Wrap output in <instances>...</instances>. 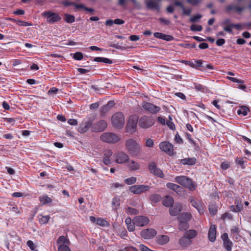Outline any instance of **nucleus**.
<instances>
[{
  "mask_svg": "<svg viewBox=\"0 0 251 251\" xmlns=\"http://www.w3.org/2000/svg\"><path fill=\"white\" fill-rule=\"evenodd\" d=\"M120 251H138V250L132 247H127L121 250Z\"/></svg>",
  "mask_w": 251,
  "mask_h": 251,
  "instance_id": "obj_57",
  "label": "nucleus"
},
{
  "mask_svg": "<svg viewBox=\"0 0 251 251\" xmlns=\"http://www.w3.org/2000/svg\"><path fill=\"white\" fill-rule=\"evenodd\" d=\"M178 244L183 248H186L192 244V241L183 235L179 240Z\"/></svg>",
  "mask_w": 251,
  "mask_h": 251,
  "instance_id": "obj_22",
  "label": "nucleus"
},
{
  "mask_svg": "<svg viewBox=\"0 0 251 251\" xmlns=\"http://www.w3.org/2000/svg\"><path fill=\"white\" fill-rule=\"evenodd\" d=\"M166 186L168 188L174 191L178 194L181 193L182 188L176 184L169 182L167 183Z\"/></svg>",
  "mask_w": 251,
  "mask_h": 251,
  "instance_id": "obj_26",
  "label": "nucleus"
},
{
  "mask_svg": "<svg viewBox=\"0 0 251 251\" xmlns=\"http://www.w3.org/2000/svg\"><path fill=\"white\" fill-rule=\"evenodd\" d=\"M230 26H232V27L236 28L238 30H241L243 28H245V26L244 25V24H230Z\"/></svg>",
  "mask_w": 251,
  "mask_h": 251,
  "instance_id": "obj_51",
  "label": "nucleus"
},
{
  "mask_svg": "<svg viewBox=\"0 0 251 251\" xmlns=\"http://www.w3.org/2000/svg\"><path fill=\"white\" fill-rule=\"evenodd\" d=\"M40 218H39V223L40 224H46L48 223L50 219V216L49 215L43 216L40 215Z\"/></svg>",
  "mask_w": 251,
  "mask_h": 251,
  "instance_id": "obj_39",
  "label": "nucleus"
},
{
  "mask_svg": "<svg viewBox=\"0 0 251 251\" xmlns=\"http://www.w3.org/2000/svg\"><path fill=\"white\" fill-rule=\"evenodd\" d=\"M182 206L179 203H176L171 205L169 208V213L171 216H176L178 215L182 210Z\"/></svg>",
  "mask_w": 251,
  "mask_h": 251,
  "instance_id": "obj_17",
  "label": "nucleus"
},
{
  "mask_svg": "<svg viewBox=\"0 0 251 251\" xmlns=\"http://www.w3.org/2000/svg\"><path fill=\"white\" fill-rule=\"evenodd\" d=\"M190 29L192 31H201L202 29V26L201 25H192L190 26Z\"/></svg>",
  "mask_w": 251,
  "mask_h": 251,
  "instance_id": "obj_47",
  "label": "nucleus"
},
{
  "mask_svg": "<svg viewBox=\"0 0 251 251\" xmlns=\"http://www.w3.org/2000/svg\"><path fill=\"white\" fill-rule=\"evenodd\" d=\"M202 17V15L200 14H197L196 15L192 16L190 19V22L195 23L198 21V20L200 19Z\"/></svg>",
  "mask_w": 251,
  "mask_h": 251,
  "instance_id": "obj_48",
  "label": "nucleus"
},
{
  "mask_svg": "<svg viewBox=\"0 0 251 251\" xmlns=\"http://www.w3.org/2000/svg\"><path fill=\"white\" fill-rule=\"evenodd\" d=\"M216 227L215 225H212L210 226L208 233V237L209 240L212 242H213L216 240Z\"/></svg>",
  "mask_w": 251,
  "mask_h": 251,
  "instance_id": "obj_19",
  "label": "nucleus"
},
{
  "mask_svg": "<svg viewBox=\"0 0 251 251\" xmlns=\"http://www.w3.org/2000/svg\"><path fill=\"white\" fill-rule=\"evenodd\" d=\"M146 5L149 9H154L157 10L159 9L158 3L153 0H149L146 2Z\"/></svg>",
  "mask_w": 251,
  "mask_h": 251,
  "instance_id": "obj_27",
  "label": "nucleus"
},
{
  "mask_svg": "<svg viewBox=\"0 0 251 251\" xmlns=\"http://www.w3.org/2000/svg\"><path fill=\"white\" fill-rule=\"evenodd\" d=\"M150 220L144 216H137L134 218V223L138 226H144L149 224Z\"/></svg>",
  "mask_w": 251,
  "mask_h": 251,
  "instance_id": "obj_14",
  "label": "nucleus"
},
{
  "mask_svg": "<svg viewBox=\"0 0 251 251\" xmlns=\"http://www.w3.org/2000/svg\"><path fill=\"white\" fill-rule=\"evenodd\" d=\"M83 58V54L80 52H76L74 54L73 58L76 60H81Z\"/></svg>",
  "mask_w": 251,
  "mask_h": 251,
  "instance_id": "obj_46",
  "label": "nucleus"
},
{
  "mask_svg": "<svg viewBox=\"0 0 251 251\" xmlns=\"http://www.w3.org/2000/svg\"><path fill=\"white\" fill-rule=\"evenodd\" d=\"M112 205L114 210L118 209L120 206V199L118 197H115L112 199Z\"/></svg>",
  "mask_w": 251,
  "mask_h": 251,
  "instance_id": "obj_31",
  "label": "nucleus"
},
{
  "mask_svg": "<svg viewBox=\"0 0 251 251\" xmlns=\"http://www.w3.org/2000/svg\"><path fill=\"white\" fill-rule=\"evenodd\" d=\"M159 21L161 23L164 24L165 25H168L170 24V22L169 20L164 19L163 18H159Z\"/></svg>",
  "mask_w": 251,
  "mask_h": 251,
  "instance_id": "obj_64",
  "label": "nucleus"
},
{
  "mask_svg": "<svg viewBox=\"0 0 251 251\" xmlns=\"http://www.w3.org/2000/svg\"><path fill=\"white\" fill-rule=\"evenodd\" d=\"M154 145L153 140L151 139H148L146 140V146L148 147L152 148Z\"/></svg>",
  "mask_w": 251,
  "mask_h": 251,
  "instance_id": "obj_53",
  "label": "nucleus"
},
{
  "mask_svg": "<svg viewBox=\"0 0 251 251\" xmlns=\"http://www.w3.org/2000/svg\"><path fill=\"white\" fill-rule=\"evenodd\" d=\"M64 20L67 23H72L75 21V17L73 15L65 14Z\"/></svg>",
  "mask_w": 251,
  "mask_h": 251,
  "instance_id": "obj_37",
  "label": "nucleus"
},
{
  "mask_svg": "<svg viewBox=\"0 0 251 251\" xmlns=\"http://www.w3.org/2000/svg\"><path fill=\"white\" fill-rule=\"evenodd\" d=\"M174 199L171 196H166L162 201L163 204L166 207L171 206L173 204Z\"/></svg>",
  "mask_w": 251,
  "mask_h": 251,
  "instance_id": "obj_30",
  "label": "nucleus"
},
{
  "mask_svg": "<svg viewBox=\"0 0 251 251\" xmlns=\"http://www.w3.org/2000/svg\"><path fill=\"white\" fill-rule=\"evenodd\" d=\"M159 148L162 151L165 152L170 155L173 154V146L168 142L165 141L160 143Z\"/></svg>",
  "mask_w": 251,
  "mask_h": 251,
  "instance_id": "obj_12",
  "label": "nucleus"
},
{
  "mask_svg": "<svg viewBox=\"0 0 251 251\" xmlns=\"http://www.w3.org/2000/svg\"><path fill=\"white\" fill-rule=\"evenodd\" d=\"M189 224L188 222L179 221L178 228L180 230L184 231L189 228Z\"/></svg>",
  "mask_w": 251,
  "mask_h": 251,
  "instance_id": "obj_36",
  "label": "nucleus"
},
{
  "mask_svg": "<svg viewBox=\"0 0 251 251\" xmlns=\"http://www.w3.org/2000/svg\"><path fill=\"white\" fill-rule=\"evenodd\" d=\"M150 187L144 185H135L130 187L129 190L134 194H141V193L149 191Z\"/></svg>",
  "mask_w": 251,
  "mask_h": 251,
  "instance_id": "obj_11",
  "label": "nucleus"
},
{
  "mask_svg": "<svg viewBox=\"0 0 251 251\" xmlns=\"http://www.w3.org/2000/svg\"><path fill=\"white\" fill-rule=\"evenodd\" d=\"M196 162L195 158H186L180 160V163L183 165H193Z\"/></svg>",
  "mask_w": 251,
  "mask_h": 251,
  "instance_id": "obj_29",
  "label": "nucleus"
},
{
  "mask_svg": "<svg viewBox=\"0 0 251 251\" xmlns=\"http://www.w3.org/2000/svg\"><path fill=\"white\" fill-rule=\"evenodd\" d=\"M42 16L46 18L47 22L50 24H53L59 22L61 19L58 14L50 11L43 12L42 13Z\"/></svg>",
  "mask_w": 251,
  "mask_h": 251,
  "instance_id": "obj_5",
  "label": "nucleus"
},
{
  "mask_svg": "<svg viewBox=\"0 0 251 251\" xmlns=\"http://www.w3.org/2000/svg\"><path fill=\"white\" fill-rule=\"evenodd\" d=\"M136 181V178L135 177H130L125 180V182L127 185H131L135 183Z\"/></svg>",
  "mask_w": 251,
  "mask_h": 251,
  "instance_id": "obj_42",
  "label": "nucleus"
},
{
  "mask_svg": "<svg viewBox=\"0 0 251 251\" xmlns=\"http://www.w3.org/2000/svg\"><path fill=\"white\" fill-rule=\"evenodd\" d=\"M209 211L211 215H215L217 211L216 206L214 204L210 205L209 206Z\"/></svg>",
  "mask_w": 251,
  "mask_h": 251,
  "instance_id": "obj_43",
  "label": "nucleus"
},
{
  "mask_svg": "<svg viewBox=\"0 0 251 251\" xmlns=\"http://www.w3.org/2000/svg\"><path fill=\"white\" fill-rule=\"evenodd\" d=\"M174 39V37L169 35H164L163 39L164 40L167 41H170Z\"/></svg>",
  "mask_w": 251,
  "mask_h": 251,
  "instance_id": "obj_62",
  "label": "nucleus"
},
{
  "mask_svg": "<svg viewBox=\"0 0 251 251\" xmlns=\"http://www.w3.org/2000/svg\"><path fill=\"white\" fill-rule=\"evenodd\" d=\"M135 225L134 223V219L133 220L132 223L127 226V228L129 231H133L135 230Z\"/></svg>",
  "mask_w": 251,
  "mask_h": 251,
  "instance_id": "obj_56",
  "label": "nucleus"
},
{
  "mask_svg": "<svg viewBox=\"0 0 251 251\" xmlns=\"http://www.w3.org/2000/svg\"><path fill=\"white\" fill-rule=\"evenodd\" d=\"M182 10L183 11V14L185 15H190L191 13V9L189 8H186L184 6L182 7Z\"/></svg>",
  "mask_w": 251,
  "mask_h": 251,
  "instance_id": "obj_54",
  "label": "nucleus"
},
{
  "mask_svg": "<svg viewBox=\"0 0 251 251\" xmlns=\"http://www.w3.org/2000/svg\"><path fill=\"white\" fill-rule=\"evenodd\" d=\"M100 139L104 142L114 144L121 140V137L112 132H104L101 135Z\"/></svg>",
  "mask_w": 251,
  "mask_h": 251,
  "instance_id": "obj_4",
  "label": "nucleus"
},
{
  "mask_svg": "<svg viewBox=\"0 0 251 251\" xmlns=\"http://www.w3.org/2000/svg\"><path fill=\"white\" fill-rule=\"evenodd\" d=\"M39 200L42 204L44 205L47 203H51L52 202V200L47 195H44L43 196H41L39 198Z\"/></svg>",
  "mask_w": 251,
  "mask_h": 251,
  "instance_id": "obj_33",
  "label": "nucleus"
},
{
  "mask_svg": "<svg viewBox=\"0 0 251 251\" xmlns=\"http://www.w3.org/2000/svg\"><path fill=\"white\" fill-rule=\"evenodd\" d=\"M249 111V108L246 106H242L240 107L237 110V114L238 115H242L243 116H246Z\"/></svg>",
  "mask_w": 251,
  "mask_h": 251,
  "instance_id": "obj_32",
  "label": "nucleus"
},
{
  "mask_svg": "<svg viewBox=\"0 0 251 251\" xmlns=\"http://www.w3.org/2000/svg\"><path fill=\"white\" fill-rule=\"evenodd\" d=\"M150 199L152 202L157 203L161 200V197L158 194H154L151 195Z\"/></svg>",
  "mask_w": 251,
  "mask_h": 251,
  "instance_id": "obj_38",
  "label": "nucleus"
},
{
  "mask_svg": "<svg viewBox=\"0 0 251 251\" xmlns=\"http://www.w3.org/2000/svg\"><path fill=\"white\" fill-rule=\"evenodd\" d=\"M192 218V215L189 212H183L182 213L177 219L179 221L186 222L189 221Z\"/></svg>",
  "mask_w": 251,
  "mask_h": 251,
  "instance_id": "obj_23",
  "label": "nucleus"
},
{
  "mask_svg": "<svg viewBox=\"0 0 251 251\" xmlns=\"http://www.w3.org/2000/svg\"><path fill=\"white\" fill-rule=\"evenodd\" d=\"M107 126V122L103 120L95 123L92 126L93 132H101L105 130Z\"/></svg>",
  "mask_w": 251,
  "mask_h": 251,
  "instance_id": "obj_16",
  "label": "nucleus"
},
{
  "mask_svg": "<svg viewBox=\"0 0 251 251\" xmlns=\"http://www.w3.org/2000/svg\"><path fill=\"white\" fill-rule=\"evenodd\" d=\"M156 231L153 228H147L141 232L140 235L145 239H151L156 235Z\"/></svg>",
  "mask_w": 251,
  "mask_h": 251,
  "instance_id": "obj_13",
  "label": "nucleus"
},
{
  "mask_svg": "<svg viewBox=\"0 0 251 251\" xmlns=\"http://www.w3.org/2000/svg\"><path fill=\"white\" fill-rule=\"evenodd\" d=\"M113 157L115 161L118 164H124L127 162L129 159V157L127 154L122 151H119L116 152Z\"/></svg>",
  "mask_w": 251,
  "mask_h": 251,
  "instance_id": "obj_8",
  "label": "nucleus"
},
{
  "mask_svg": "<svg viewBox=\"0 0 251 251\" xmlns=\"http://www.w3.org/2000/svg\"><path fill=\"white\" fill-rule=\"evenodd\" d=\"M226 78L228 80H229L232 82H236V83H244V81L243 80L239 79L236 78L235 77H232L231 76H227Z\"/></svg>",
  "mask_w": 251,
  "mask_h": 251,
  "instance_id": "obj_50",
  "label": "nucleus"
},
{
  "mask_svg": "<svg viewBox=\"0 0 251 251\" xmlns=\"http://www.w3.org/2000/svg\"><path fill=\"white\" fill-rule=\"evenodd\" d=\"M94 61L96 62H103L107 64L112 63V61L108 58L100 57H97L94 59Z\"/></svg>",
  "mask_w": 251,
  "mask_h": 251,
  "instance_id": "obj_35",
  "label": "nucleus"
},
{
  "mask_svg": "<svg viewBox=\"0 0 251 251\" xmlns=\"http://www.w3.org/2000/svg\"><path fill=\"white\" fill-rule=\"evenodd\" d=\"M235 203L236 205H232L230 206V210L233 212H240L243 209V204L239 200H236Z\"/></svg>",
  "mask_w": 251,
  "mask_h": 251,
  "instance_id": "obj_25",
  "label": "nucleus"
},
{
  "mask_svg": "<svg viewBox=\"0 0 251 251\" xmlns=\"http://www.w3.org/2000/svg\"><path fill=\"white\" fill-rule=\"evenodd\" d=\"M26 244L30 248V249L31 250H34L35 247L34 244L33 243V242L32 241H31V240L28 241L26 243Z\"/></svg>",
  "mask_w": 251,
  "mask_h": 251,
  "instance_id": "obj_61",
  "label": "nucleus"
},
{
  "mask_svg": "<svg viewBox=\"0 0 251 251\" xmlns=\"http://www.w3.org/2000/svg\"><path fill=\"white\" fill-rule=\"evenodd\" d=\"M156 242L161 245L167 244L170 240L169 236L167 235H159L156 237Z\"/></svg>",
  "mask_w": 251,
  "mask_h": 251,
  "instance_id": "obj_24",
  "label": "nucleus"
},
{
  "mask_svg": "<svg viewBox=\"0 0 251 251\" xmlns=\"http://www.w3.org/2000/svg\"><path fill=\"white\" fill-rule=\"evenodd\" d=\"M90 220L92 223H96L97 225L102 227L109 226H110L109 223L105 219L103 218H96L95 217L90 216Z\"/></svg>",
  "mask_w": 251,
  "mask_h": 251,
  "instance_id": "obj_18",
  "label": "nucleus"
},
{
  "mask_svg": "<svg viewBox=\"0 0 251 251\" xmlns=\"http://www.w3.org/2000/svg\"><path fill=\"white\" fill-rule=\"evenodd\" d=\"M17 24H18L20 26H29L31 25V24L25 21H21V20H17Z\"/></svg>",
  "mask_w": 251,
  "mask_h": 251,
  "instance_id": "obj_52",
  "label": "nucleus"
},
{
  "mask_svg": "<svg viewBox=\"0 0 251 251\" xmlns=\"http://www.w3.org/2000/svg\"><path fill=\"white\" fill-rule=\"evenodd\" d=\"M175 180L176 183L186 188H188L191 191L195 189V186L192 180L186 176H177L175 177Z\"/></svg>",
  "mask_w": 251,
  "mask_h": 251,
  "instance_id": "obj_3",
  "label": "nucleus"
},
{
  "mask_svg": "<svg viewBox=\"0 0 251 251\" xmlns=\"http://www.w3.org/2000/svg\"><path fill=\"white\" fill-rule=\"evenodd\" d=\"M92 126L93 121L92 120H84L80 124L78 128V131L80 133H85L90 128L92 130Z\"/></svg>",
  "mask_w": 251,
  "mask_h": 251,
  "instance_id": "obj_9",
  "label": "nucleus"
},
{
  "mask_svg": "<svg viewBox=\"0 0 251 251\" xmlns=\"http://www.w3.org/2000/svg\"><path fill=\"white\" fill-rule=\"evenodd\" d=\"M149 170L151 174L157 177L160 178H163L164 177V174L162 171L159 168L157 167L156 165L154 162H151L149 164Z\"/></svg>",
  "mask_w": 251,
  "mask_h": 251,
  "instance_id": "obj_15",
  "label": "nucleus"
},
{
  "mask_svg": "<svg viewBox=\"0 0 251 251\" xmlns=\"http://www.w3.org/2000/svg\"><path fill=\"white\" fill-rule=\"evenodd\" d=\"M138 117L136 115L130 116L126 125V131L130 133H133L136 131Z\"/></svg>",
  "mask_w": 251,
  "mask_h": 251,
  "instance_id": "obj_7",
  "label": "nucleus"
},
{
  "mask_svg": "<svg viewBox=\"0 0 251 251\" xmlns=\"http://www.w3.org/2000/svg\"><path fill=\"white\" fill-rule=\"evenodd\" d=\"M127 167L130 171H137L140 168L139 163L133 160H129L127 161Z\"/></svg>",
  "mask_w": 251,
  "mask_h": 251,
  "instance_id": "obj_21",
  "label": "nucleus"
},
{
  "mask_svg": "<svg viewBox=\"0 0 251 251\" xmlns=\"http://www.w3.org/2000/svg\"><path fill=\"white\" fill-rule=\"evenodd\" d=\"M194 86H195V88L197 90H199V91H203L204 90V86H202V85L201 84H196L195 83L194 84Z\"/></svg>",
  "mask_w": 251,
  "mask_h": 251,
  "instance_id": "obj_55",
  "label": "nucleus"
},
{
  "mask_svg": "<svg viewBox=\"0 0 251 251\" xmlns=\"http://www.w3.org/2000/svg\"><path fill=\"white\" fill-rule=\"evenodd\" d=\"M201 0H187V2L192 5H196L200 3Z\"/></svg>",
  "mask_w": 251,
  "mask_h": 251,
  "instance_id": "obj_59",
  "label": "nucleus"
},
{
  "mask_svg": "<svg viewBox=\"0 0 251 251\" xmlns=\"http://www.w3.org/2000/svg\"><path fill=\"white\" fill-rule=\"evenodd\" d=\"M125 147L127 152L132 157H136L141 154V145L133 138L126 140Z\"/></svg>",
  "mask_w": 251,
  "mask_h": 251,
  "instance_id": "obj_1",
  "label": "nucleus"
},
{
  "mask_svg": "<svg viewBox=\"0 0 251 251\" xmlns=\"http://www.w3.org/2000/svg\"><path fill=\"white\" fill-rule=\"evenodd\" d=\"M224 245L226 251H231L232 243L230 241L226 240L224 242Z\"/></svg>",
  "mask_w": 251,
  "mask_h": 251,
  "instance_id": "obj_41",
  "label": "nucleus"
},
{
  "mask_svg": "<svg viewBox=\"0 0 251 251\" xmlns=\"http://www.w3.org/2000/svg\"><path fill=\"white\" fill-rule=\"evenodd\" d=\"M111 123L114 128H122L125 123V118L123 113L118 112L113 114L111 117Z\"/></svg>",
  "mask_w": 251,
  "mask_h": 251,
  "instance_id": "obj_2",
  "label": "nucleus"
},
{
  "mask_svg": "<svg viewBox=\"0 0 251 251\" xmlns=\"http://www.w3.org/2000/svg\"><path fill=\"white\" fill-rule=\"evenodd\" d=\"M142 107L143 109L152 114H156L160 110V107L155 105L151 103L144 101L142 103Z\"/></svg>",
  "mask_w": 251,
  "mask_h": 251,
  "instance_id": "obj_10",
  "label": "nucleus"
},
{
  "mask_svg": "<svg viewBox=\"0 0 251 251\" xmlns=\"http://www.w3.org/2000/svg\"><path fill=\"white\" fill-rule=\"evenodd\" d=\"M113 152L110 150H106L104 151L103 157V162L106 165H108L111 164L110 159V157L112 155Z\"/></svg>",
  "mask_w": 251,
  "mask_h": 251,
  "instance_id": "obj_20",
  "label": "nucleus"
},
{
  "mask_svg": "<svg viewBox=\"0 0 251 251\" xmlns=\"http://www.w3.org/2000/svg\"><path fill=\"white\" fill-rule=\"evenodd\" d=\"M192 205L195 207L200 213H201V207L200 204L195 200H191V201Z\"/></svg>",
  "mask_w": 251,
  "mask_h": 251,
  "instance_id": "obj_49",
  "label": "nucleus"
},
{
  "mask_svg": "<svg viewBox=\"0 0 251 251\" xmlns=\"http://www.w3.org/2000/svg\"><path fill=\"white\" fill-rule=\"evenodd\" d=\"M225 40L224 39H219L216 41V45L218 46H222L225 43Z\"/></svg>",
  "mask_w": 251,
  "mask_h": 251,
  "instance_id": "obj_60",
  "label": "nucleus"
},
{
  "mask_svg": "<svg viewBox=\"0 0 251 251\" xmlns=\"http://www.w3.org/2000/svg\"><path fill=\"white\" fill-rule=\"evenodd\" d=\"M169 120L167 121L166 124L169 128L172 130H174L175 129V126L174 124L172 122V118L171 117V116H169Z\"/></svg>",
  "mask_w": 251,
  "mask_h": 251,
  "instance_id": "obj_45",
  "label": "nucleus"
},
{
  "mask_svg": "<svg viewBox=\"0 0 251 251\" xmlns=\"http://www.w3.org/2000/svg\"><path fill=\"white\" fill-rule=\"evenodd\" d=\"M57 243L60 245L65 244L68 245L70 244V241L66 237L64 236H61L58 238Z\"/></svg>",
  "mask_w": 251,
  "mask_h": 251,
  "instance_id": "obj_34",
  "label": "nucleus"
},
{
  "mask_svg": "<svg viewBox=\"0 0 251 251\" xmlns=\"http://www.w3.org/2000/svg\"><path fill=\"white\" fill-rule=\"evenodd\" d=\"M198 232L194 229H190L186 231L184 235L191 240V239L194 238L197 235Z\"/></svg>",
  "mask_w": 251,
  "mask_h": 251,
  "instance_id": "obj_28",
  "label": "nucleus"
},
{
  "mask_svg": "<svg viewBox=\"0 0 251 251\" xmlns=\"http://www.w3.org/2000/svg\"><path fill=\"white\" fill-rule=\"evenodd\" d=\"M229 167V163L227 162H224L221 165V168L223 170H226Z\"/></svg>",
  "mask_w": 251,
  "mask_h": 251,
  "instance_id": "obj_58",
  "label": "nucleus"
},
{
  "mask_svg": "<svg viewBox=\"0 0 251 251\" xmlns=\"http://www.w3.org/2000/svg\"><path fill=\"white\" fill-rule=\"evenodd\" d=\"M126 212L130 215H137L138 214V211L137 209L130 207L126 208Z\"/></svg>",
  "mask_w": 251,
  "mask_h": 251,
  "instance_id": "obj_40",
  "label": "nucleus"
},
{
  "mask_svg": "<svg viewBox=\"0 0 251 251\" xmlns=\"http://www.w3.org/2000/svg\"><path fill=\"white\" fill-rule=\"evenodd\" d=\"M164 35V34L160 32H155L154 33V36L155 38L162 40L163 39Z\"/></svg>",
  "mask_w": 251,
  "mask_h": 251,
  "instance_id": "obj_63",
  "label": "nucleus"
},
{
  "mask_svg": "<svg viewBox=\"0 0 251 251\" xmlns=\"http://www.w3.org/2000/svg\"><path fill=\"white\" fill-rule=\"evenodd\" d=\"M154 120L151 117L143 116L139 121V126L143 128H148L154 124Z\"/></svg>",
  "mask_w": 251,
  "mask_h": 251,
  "instance_id": "obj_6",
  "label": "nucleus"
},
{
  "mask_svg": "<svg viewBox=\"0 0 251 251\" xmlns=\"http://www.w3.org/2000/svg\"><path fill=\"white\" fill-rule=\"evenodd\" d=\"M58 251H71V249L68 245L65 244H61L58 248Z\"/></svg>",
  "mask_w": 251,
  "mask_h": 251,
  "instance_id": "obj_44",
  "label": "nucleus"
}]
</instances>
